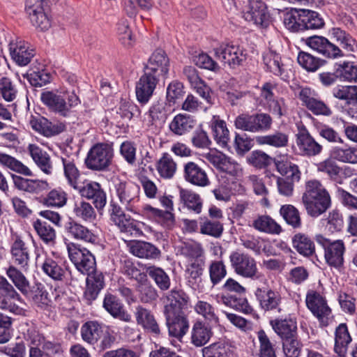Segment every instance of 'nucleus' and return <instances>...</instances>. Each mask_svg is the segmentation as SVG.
I'll list each match as a JSON object with an SVG mask.
<instances>
[{
  "label": "nucleus",
  "instance_id": "f257e3e1",
  "mask_svg": "<svg viewBox=\"0 0 357 357\" xmlns=\"http://www.w3.org/2000/svg\"><path fill=\"white\" fill-rule=\"evenodd\" d=\"M302 202L307 214L314 218L325 213L331 204L329 193L317 180H311L306 183Z\"/></svg>",
  "mask_w": 357,
  "mask_h": 357
},
{
  "label": "nucleus",
  "instance_id": "f03ea898",
  "mask_svg": "<svg viewBox=\"0 0 357 357\" xmlns=\"http://www.w3.org/2000/svg\"><path fill=\"white\" fill-rule=\"evenodd\" d=\"M42 102L52 112L66 117L72 109L80 103L74 91L60 89L45 91L40 95Z\"/></svg>",
  "mask_w": 357,
  "mask_h": 357
},
{
  "label": "nucleus",
  "instance_id": "7ed1b4c3",
  "mask_svg": "<svg viewBox=\"0 0 357 357\" xmlns=\"http://www.w3.org/2000/svg\"><path fill=\"white\" fill-rule=\"evenodd\" d=\"M26 303L14 286L0 275V310L17 315L25 314Z\"/></svg>",
  "mask_w": 357,
  "mask_h": 357
},
{
  "label": "nucleus",
  "instance_id": "20e7f679",
  "mask_svg": "<svg viewBox=\"0 0 357 357\" xmlns=\"http://www.w3.org/2000/svg\"><path fill=\"white\" fill-rule=\"evenodd\" d=\"M114 157L112 144L97 143L89 151L85 163L91 170L103 171L111 165Z\"/></svg>",
  "mask_w": 357,
  "mask_h": 357
},
{
  "label": "nucleus",
  "instance_id": "39448f33",
  "mask_svg": "<svg viewBox=\"0 0 357 357\" xmlns=\"http://www.w3.org/2000/svg\"><path fill=\"white\" fill-rule=\"evenodd\" d=\"M231 267L235 273L243 278L262 279L258 273L257 262L250 255L240 251L233 252L229 256Z\"/></svg>",
  "mask_w": 357,
  "mask_h": 357
},
{
  "label": "nucleus",
  "instance_id": "423d86ee",
  "mask_svg": "<svg viewBox=\"0 0 357 357\" xmlns=\"http://www.w3.org/2000/svg\"><path fill=\"white\" fill-rule=\"evenodd\" d=\"M215 58L231 68L240 66L246 59L243 48L232 44L222 43L213 49Z\"/></svg>",
  "mask_w": 357,
  "mask_h": 357
},
{
  "label": "nucleus",
  "instance_id": "0eeeda50",
  "mask_svg": "<svg viewBox=\"0 0 357 357\" xmlns=\"http://www.w3.org/2000/svg\"><path fill=\"white\" fill-rule=\"evenodd\" d=\"M204 157L219 171L232 177L237 178L243 174L241 165L221 152L211 151L204 154Z\"/></svg>",
  "mask_w": 357,
  "mask_h": 357
},
{
  "label": "nucleus",
  "instance_id": "6e6552de",
  "mask_svg": "<svg viewBox=\"0 0 357 357\" xmlns=\"http://www.w3.org/2000/svg\"><path fill=\"white\" fill-rule=\"evenodd\" d=\"M44 0H26V12L33 26L37 29L44 31L51 26V20L45 10Z\"/></svg>",
  "mask_w": 357,
  "mask_h": 357
},
{
  "label": "nucleus",
  "instance_id": "1a4fd4ad",
  "mask_svg": "<svg viewBox=\"0 0 357 357\" xmlns=\"http://www.w3.org/2000/svg\"><path fill=\"white\" fill-rule=\"evenodd\" d=\"M67 248L70 261L79 272L89 275L93 273L96 268V259L89 250L77 248L74 245H68Z\"/></svg>",
  "mask_w": 357,
  "mask_h": 357
},
{
  "label": "nucleus",
  "instance_id": "9d476101",
  "mask_svg": "<svg viewBox=\"0 0 357 357\" xmlns=\"http://www.w3.org/2000/svg\"><path fill=\"white\" fill-rule=\"evenodd\" d=\"M261 280L264 281V285L258 287L255 291V296L260 307L265 311L276 310L278 312H281L282 309L280 305L282 298L280 293L266 285V278H263Z\"/></svg>",
  "mask_w": 357,
  "mask_h": 357
},
{
  "label": "nucleus",
  "instance_id": "9b49d317",
  "mask_svg": "<svg viewBox=\"0 0 357 357\" xmlns=\"http://www.w3.org/2000/svg\"><path fill=\"white\" fill-rule=\"evenodd\" d=\"M75 190H77L82 197L93 200L96 208L98 210L102 209L107 203L105 192L100 185L96 181L84 180L80 182Z\"/></svg>",
  "mask_w": 357,
  "mask_h": 357
},
{
  "label": "nucleus",
  "instance_id": "f8f14e48",
  "mask_svg": "<svg viewBox=\"0 0 357 357\" xmlns=\"http://www.w3.org/2000/svg\"><path fill=\"white\" fill-rule=\"evenodd\" d=\"M296 146L298 153L303 156H316L322 151V146L311 136L304 126L300 127L296 135Z\"/></svg>",
  "mask_w": 357,
  "mask_h": 357
},
{
  "label": "nucleus",
  "instance_id": "ddd939ff",
  "mask_svg": "<svg viewBox=\"0 0 357 357\" xmlns=\"http://www.w3.org/2000/svg\"><path fill=\"white\" fill-rule=\"evenodd\" d=\"M306 305L312 314L317 317L324 326L328 324L331 310L326 300L315 291H310L306 296Z\"/></svg>",
  "mask_w": 357,
  "mask_h": 357
},
{
  "label": "nucleus",
  "instance_id": "4468645a",
  "mask_svg": "<svg viewBox=\"0 0 357 357\" xmlns=\"http://www.w3.org/2000/svg\"><path fill=\"white\" fill-rule=\"evenodd\" d=\"M169 67V61L166 53L162 50H157L148 60L144 73L159 79L168 73Z\"/></svg>",
  "mask_w": 357,
  "mask_h": 357
},
{
  "label": "nucleus",
  "instance_id": "2eb2a0df",
  "mask_svg": "<svg viewBox=\"0 0 357 357\" xmlns=\"http://www.w3.org/2000/svg\"><path fill=\"white\" fill-rule=\"evenodd\" d=\"M303 40L310 48L326 57L337 58L344 55L339 47L331 43L327 38L323 36H313Z\"/></svg>",
  "mask_w": 357,
  "mask_h": 357
},
{
  "label": "nucleus",
  "instance_id": "dca6fc26",
  "mask_svg": "<svg viewBox=\"0 0 357 357\" xmlns=\"http://www.w3.org/2000/svg\"><path fill=\"white\" fill-rule=\"evenodd\" d=\"M29 124L33 130L47 137L56 135L66 129L63 123H52L40 116H31Z\"/></svg>",
  "mask_w": 357,
  "mask_h": 357
},
{
  "label": "nucleus",
  "instance_id": "f3484780",
  "mask_svg": "<svg viewBox=\"0 0 357 357\" xmlns=\"http://www.w3.org/2000/svg\"><path fill=\"white\" fill-rule=\"evenodd\" d=\"M158 79L144 73L136 84L135 93L137 100L146 104L152 96Z\"/></svg>",
  "mask_w": 357,
  "mask_h": 357
},
{
  "label": "nucleus",
  "instance_id": "a211bd4d",
  "mask_svg": "<svg viewBox=\"0 0 357 357\" xmlns=\"http://www.w3.org/2000/svg\"><path fill=\"white\" fill-rule=\"evenodd\" d=\"M243 17L246 21L255 24L264 25L268 19L266 5L261 0H249Z\"/></svg>",
  "mask_w": 357,
  "mask_h": 357
},
{
  "label": "nucleus",
  "instance_id": "6ab92c4d",
  "mask_svg": "<svg viewBox=\"0 0 357 357\" xmlns=\"http://www.w3.org/2000/svg\"><path fill=\"white\" fill-rule=\"evenodd\" d=\"M169 333L172 336H183L189 327L185 316L181 312L165 313Z\"/></svg>",
  "mask_w": 357,
  "mask_h": 357
},
{
  "label": "nucleus",
  "instance_id": "aec40b11",
  "mask_svg": "<svg viewBox=\"0 0 357 357\" xmlns=\"http://www.w3.org/2000/svg\"><path fill=\"white\" fill-rule=\"evenodd\" d=\"M10 253L14 263L22 268H27L29 262V250L21 237L15 236L10 247Z\"/></svg>",
  "mask_w": 357,
  "mask_h": 357
},
{
  "label": "nucleus",
  "instance_id": "412c9836",
  "mask_svg": "<svg viewBox=\"0 0 357 357\" xmlns=\"http://www.w3.org/2000/svg\"><path fill=\"white\" fill-rule=\"evenodd\" d=\"M345 245L342 240L328 243L324 248V257L328 264L336 268L340 267L344 262Z\"/></svg>",
  "mask_w": 357,
  "mask_h": 357
},
{
  "label": "nucleus",
  "instance_id": "4be33fe9",
  "mask_svg": "<svg viewBox=\"0 0 357 357\" xmlns=\"http://www.w3.org/2000/svg\"><path fill=\"white\" fill-rule=\"evenodd\" d=\"M270 324L274 331L282 340L298 336L296 320L293 317L275 319L271 320Z\"/></svg>",
  "mask_w": 357,
  "mask_h": 357
},
{
  "label": "nucleus",
  "instance_id": "5701e85b",
  "mask_svg": "<svg viewBox=\"0 0 357 357\" xmlns=\"http://www.w3.org/2000/svg\"><path fill=\"white\" fill-rule=\"evenodd\" d=\"M185 179L197 186L204 187L208 185L209 180L206 172L194 162H188L184 165Z\"/></svg>",
  "mask_w": 357,
  "mask_h": 357
},
{
  "label": "nucleus",
  "instance_id": "b1692460",
  "mask_svg": "<svg viewBox=\"0 0 357 357\" xmlns=\"http://www.w3.org/2000/svg\"><path fill=\"white\" fill-rule=\"evenodd\" d=\"M28 151L38 167L45 174L50 175L53 165L50 155L34 144H29Z\"/></svg>",
  "mask_w": 357,
  "mask_h": 357
},
{
  "label": "nucleus",
  "instance_id": "393cba45",
  "mask_svg": "<svg viewBox=\"0 0 357 357\" xmlns=\"http://www.w3.org/2000/svg\"><path fill=\"white\" fill-rule=\"evenodd\" d=\"M14 185L18 190L29 193L38 194L50 188L47 181L39 179H29L20 176H13Z\"/></svg>",
  "mask_w": 357,
  "mask_h": 357
},
{
  "label": "nucleus",
  "instance_id": "a878e982",
  "mask_svg": "<svg viewBox=\"0 0 357 357\" xmlns=\"http://www.w3.org/2000/svg\"><path fill=\"white\" fill-rule=\"evenodd\" d=\"M10 52L13 61L21 66L27 65L35 54L33 49L31 48L29 45L24 41L12 44Z\"/></svg>",
  "mask_w": 357,
  "mask_h": 357
},
{
  "label": "nucleus",
  "instance_id": "bb28decb",
  "mask_svg": "<svg viewBox=\"0 0 357 357\" xmlns=\"http://www.w3.org/2000/svg\"><path fill=\"white\" fill-rule=\"evenodd\" d=\"M135 317L138 325L145 331L158 335L160 332L159 326L153 313L142 306H137L135 309Z\"/></svg>",
  "mask_w": 357,
  "mask_h": 357
},
{
  "label": "nucleus",
  "instance_id": "cd10ccee",
  "mask_svg": "<svg viewBox=\"0 0 357 357\" xmlns=\"http://www.w3.org/2000/svg\"><path fill=\"white\" fill-rule=\"evenodd\" d=\"M6 274L16 290L26 296L30 292L31 284L24 273L14 265L6 268Z\"/></svg>",
  "mask_w": 357,
  "mask_h": 357
},
{
  "label": "nucleus",
  "instance_id": "c85d7f7f",
  "mask_svg": "<svg viewBox=\"0 0 357 357\" xmlns=\"http://www.w3.org/2000/svg\"><path fill=\"white\" fill-rule=\"evenodd\" d=\"M159 176L164 179L172 178L177 171V163L169 153H163L155 162Z\"/></svg>",
  "mask_w": 357,
  "mask_h": 357
},
{
  "label": "nucleus",
  "instance_id": "c756f323",
  "mask_svg": "<svg viewBox=\"0 0 357 357\" xmlns=\"http://www.w3.org/2000/svg\"><path fill=\"white\" fill-rule=\"evenodd\" d=\"M352 338L345 324H340L335 331L334 351L340 357H344L347 353L348 346Z\"/></svg>",
  "mask_w": 357,
  "mask_h": 357
},
{
  "label": "nucleus",
  "instance_id": "7c9ffc66",
  "mask_svg": "<svg viewBox=\"0 0 357 357\" xmlns=\"http://www.w3.org/2000/svg\"><path fill=\"white\" fill-rule=\"evenodd\" d=\"M65 229L69 236L77 240L93 243L97 239L96 236L91 230L75 221L68 222L65 225Z\"/></svg>",
  "mask_w": 357,
  "mask_h": 357
},
{
  "label": "nucleus",
  "instance_id": "2f4dec72",
  "mask_svg": "<svg viewBox=\"0 0 357 357\" xmlns=\"http://www.w3.org/2000/svg\"><path fill=\"white\" fill-rule=\"evenodd\" d=\"M111 220L121 232L132 234L134 231L138 230L133 220L128 218L121 208L116 205L112 206Z\"/></svg>",
  "mask_w": 357,
  "mask_h": 357
},
{
  "label": "nucleus",
  "instance_id": "473e14b6",
  "mask_svg": "<svg viewBox=\"0 0 357 357\" xmlns=\"http://www.w3.org/2000/svg\"><path fill=\"white\" fill-rule=\"evenodd\" d=\"M195 126V120L187 114L176 115L170 122L169 130L175 135L181 136L190 132Z\"/></svg>",
  "mask_w": 357,
  "mask_h": 357
},
{
  "label": "nucleus",
  "instance_id": "72a5a7b5",
  "mask_svg": "<svg viewBox=\"0 0 357 357\" xmlns=\"http://www.w3.org/2000/svg\"><path fill=\"white\" fill-rule=\"evenodd\" d=\"M130 252L139 258L156 259L160 256V250L150 243L144 241L132 242L129 245Z\"/></svg>",
  "mask_w": 357,
  "mask_h": 357
},
{
  "label": "nucleus",
  "instance_id": "f704fd0d",
  "mask_svg": "<svg viewBox=\"0 0 357 357\" xmlns=\"http://www.w3.org/2000/svg\"><path fill=\"white\" fill-rule=\"evenodd\" d=\"M104 308L113 317L125 321H130L131 316L123 310V305L114 295L107 294L103 300Z\"/></svg>",
  "mask_w": 357,
  "mask_h": 357
},
{
  "label": "nucleus",
  "instance_id": "c9c22d12",
  "mask_svg": "<svg viewBox=\"0 0 357 357\" xmlns=\"http://www.w3.org/2000/svg\"><path fill=\"white\" fill-rule=\"evenodd\" d=\"M115 192L120 202L127 206L137 197L139 192V188L133 183L119 181L115 184Z\"/></svg>",
  "mask_w": 357,
  "mask_h": 357
},
{
  "label": "nucleus",
  "instance_id": "e433bc0d",
  "mask_svg": "<svg viewBox=\"0 0 357 357\" xmlns=\"http://www.w3.org/2000/svg\"><path fill=\"white\" fill-rule=\"evenodd\" d=\"M211 128L215 142L222 147L226 146L229 140V132L226 123L218 116H213L211 121Z\"/></svg>",
  "mask_w": 357,
  "mask_h": 357
},
{
  "label": "nucleus",
  "instance_id": "4c0bfd02",
  "mask_svg": "<svg viewBox=\"0 0 357 357\" xmlns=\"http://www.w3.org/2000/svg\"><path fill=\"white\" fill-rule=\"evenodd\" d=\"M73 212L76 218L84 222H93L96 219V213L92 205L82 199L75 201Z\"/></svg>",
  "mask_w": 357,
  "mask_h": 357
},
{
  "label": "nucleus",
  "instance_id": "58836bf2",
  "mask_svg": "<svg viewBox=\"0 0 357 357\" xmlns=\"http://www.w3.org/2000/svg\"><path fill=\"white\" fill-rule=\"evenodd\" d=\"M341 144L333 147L331 157L343 162L357 163V147H351L343 143Z\"/></svg>",
  "mask_w": 357,
  "mask_h": 357
},
{
  "label": "nucleus",
  "instance_id": "ea45409f",
  "mask_svg": "<svg viewBox=\"0 0 357 357\" xmlns=\"http://www.w3.org/2000/svg\"><path fill=\"white\" fill-rule=\"evenodd\" d=\"M146 214L158 223L168 229L174 225V216L169 211H163L162 210L153 208L146 205L144 208Z\"/></svg>",
  "mask_w": 357,
  "mask_h": 357
},
{
  "label": "nucleus",
  "instance_id": "a19ab883",
  "mask_svg": "<svg viewBox=\"0 0 357 357\" xmlns=\"http://www.w3.org/2000/svg\"><path fill=\"white\" fill-rule=\"evenodd\" d=\"M181 255L185 257V263L203 261L204 250L201 244L195 242L184 243L180 247Z\"/></svg>",
  "mask_w": 357,
  "mask_h": 357
},
{
  "label": "nucleus",
  "instance_id": "79ce46f5",
  "mask_svg": "<svg viewBox=\"0 0 357 357\" xmlns=\"http://www.w3.org/2000/svg\"><path fill=\"white\" fill-rule=\"evenodd\" d=\"M43 272L54 280H62L66 271L54 256L45 257L41 265Z\"/></svg>",
  "mask_w": 357,
  "mask_h": 357
},
{
  "label": "nucleus",
  "instance_id": "37998d69",
  "mask_svg": "<svg viewBox=\"0 0 357 357\" xmlns=\"http://www.w3.org/2000/svg\"><path fill=\"white\" fill-rule=\"evenodd\" d=\"M166 299L165 313L180 312L188 303L187 297L182 291L172 290L167 294Z\"/></svg>",
  "mask_w": 357,
  "mask_h": 357
},
{
  "label": "nucleus",
  "instance_id": "c03bdc74",
  "mask_svg": "<svg viewBox=\"0 0 357 357\" xmlns=\"http://www.w3.org/2000/svg\"><path fill=\"white\" fill-rule=\"evenodd\" d=\"M292 244L296 251L305 257L312 256L315 252L314 242L304 234H295L292 239Z\"/></svg>",
  "mask_w": 357,
  "mask_h": 357
},
{
  "label": "nucleus",
  "instance_id": "a18cd8bd",
  "mask_svg": "<svg viewBox=\"0 0 357 357\" xmlns=\"http://www.w3.org/2000/svg\"><path fill=\"white\" fill-rule=\"evenodd\" d=\"M259 145H268L275 148L285 147L288 144L289 136L282 132H275L271 135H261L255 137Z\"/></svg>",
  "mask_w": 357,
  "mask_h": 357
},
{
  "label": "nucleus",
  "instance_id": "49530a36",
  "mask_svg": "<svg viewBox=\"0 0 357 357\" xmlns=\"http://www.w3.org/2000/svg\"><path fill=\"white\" fill-rule=\"evenodd\" d=\"M211 331L202 321H197L191 331V342L196 347H202L206 344L211 336Z\"/></svg>",
  "mask_w": 357,
  "mask_h": 357
},
{
  "label": "nucleus",
  "instance_id": "de8ad7c7",
  "mask_svg": "<svg viewBox=\"0 0 357 357\" xmlns=\"http://www.w3.org/2000/svg\"><path fill=\"white\" fill-rule=\"evenodd\" d=\"M181 201L190 210L199 214L202 208V200L200 196L192 190L181 188L179 190Z\"/></svg>",
  "mask_w": 357,
  "mask_h": 357
},
{
  "label": "nucleus",
  "instance_id": "09e8293b",
  "mask_svg": "<svg viewBox=\"0 0 357 357\" xmlns=\"http://www.w3.org/2000/svg\"><path fill=\"white\" fill-rule=\"evenodd\" d=\"M252 227L257 231L270 234H280L281 227L271 217L260 215L252 222Z\"/></svg>",
  "mask_w": 357,
  "mask_h": 357
},
{
  "label": "nucleus",
  "instance_id": "8fccbe9b",
  "mask_svg": "<svg viewBox=\"0 0 357 357\" xmlns=\"http://www.w3.org/2000/svg\"><path fill=\"white\" fill-rule=\"evenodd\" d=\"M0 164L24 176H31L33 175L32 172L28 167L8 154L0 152Z\"/></svg>",
  "mask_w": 357,
  "mask_h": 357
},
{
  "label": "nucleus",
  "instance_id": "3c124183",
  "mask_svg": "<svg viewBox=\"0 0 357 357\" xmlns=\"http://www.w3.org/2000/svg\"><path fill=\"white\" fill-rule=\"evenodd\" d=\"M300 16L301 31L319 29L324 25L323 20L317 12L310 10H301V15Z\"/></svg>",
  "mask_w": 357,
  "mask_h": 357
},
{
  "label": "nucleus",
  "instance_id": "603ef678",
  "mask_svg": "<svg viewBox=\"0 0 357 357\" xmlns=\"http://www.w3.org/2000/svg\"><path fill=\"white\" fill-rule=\"evenodd\" d=\"M276 167L281 175L293 183L298 182L301 179V172L298 165L290 161H278L276 163Z\"/></svg>",
  "mask_w": 357,
  "mask_h": 357
},
{
  "label": "nucleus",
  "instance_id": "864d4df0",
  "mask_svg": "<svg viewBox=\"0 0 357 357\" xmlns=\"http://www.w3.org/2000/svg\"><path fill=\"white\" fill-rule=\"evenodd\" d=\"M102 333L101 326L96 321H88L81 328L82 340L89 344H94L100 338Z\"/></svg>",
  "mask_w": 357,
  "mask_h": 357
},
{
  "label": "nucleus",
  "instance_id": "5fc2aeb1",
  "mask_svg": "<svg viewBox=\"0 0 357 357\" xmlns=\"http://www.w3.org/2000/svg\"><path fill=\"white\" fill-rule=\"evenodd\" d=\"M203 261L186 264V273L188 275V282L194 289L202 290L201 275H202Z\"/></svg>",
  "mask_w": 357,
  "mask_h": 357
},
{
  "label": "nucleus",
  "instance_id": "6e6d98bb",
  "mask_svg": "<svg viewBox=\"0 0 357 357\" xmlns=\"http://www.w3.org/2000/svg\"><path fill=\"white\" fill-rule=\"evenodd\" d=\"M331 33L343 50L348 52L355 51L357 47L355 40L344 31L340 28H333L331 30Z\"/></svg>",
  "mask_w": 357,
  "mask_h": 357
},
{
  "label": "nucleus",
  "instance_id": "4d7b16f0",
  "mask_svg": "<svg viewBox=\"0 0 357 357\" xmlns=\"http://www.w3.org/2000/svg\"><path fill=\"white\" fill-rule=\"evenodd\" d=\"M63 165V174L68 185L73 189L77 188L78 184L81 182V174L76 167L75 164L68 160L62 159Z\"/></svg>",
  "mask_w": 357,
  "mask_h": 357
},
{
  "label": "nucleus",
  "instance_id": "13d9d810",
  "mask_svg": "<svg viewBox=\"0 0 357 357\" xmlns=\"http://www.w3.org/2000/svg\"><path fill=\"white\" fill-rule=\"evenodd\" d=\"M203 357H233L230 347L222 342L210 344L202 349Z\"/></svg>",
  "mask_w": 357,
  "mask_h": 357
},
{
  "label": "nucleus",
  "instance_id": "bf43d9fd",
  "mask_svg": "<svg viewBox=\"0 0 357 357\" xmlns=\"http://www.w3.org/2000/svg\"><path fill=\"white\" fill-rule=\"evenodd\" d=\"M194 309L195 312L201 315L206 321L213 324H218L219 319L215 313V308L209 303L199 301L195 305Z\"/></svg>",
  "mask_w": 357,
  "mask_h": 357
},
{
  "label": "nucleus",
  "instance_id": "052dcab7",
  "mask_svg": "<svg viewBox=\"0 0 357 357\" xmlns=\"http://www.w3.org/2000/svg\"><path fill=\"white\" fill-rule=\"evenodd\" d=\"M263 61L268 70L275 75H282L283 68L281 58L275 52L272 50L266 52L263 56Z\"/></svg>",
  "mask_w": 357,
  "mask_h": 357
},
{
  "label": "nucleus",
  "instance_id": "680f3d73",
  "mask_svg": "<svg viewBox=\"0 0 357 357\" xmlns=\"http://www.w3.org/2000/svg\"><path fill=\"white\" fill-rule=\"evenodd\" d=\"M147 274L155 281L157 286L162 291L170 287V279L168 275L160 268L149 266L146 268Z\"/></svg>",
  "mask_w": 357,
  "mask_h": 357
},
{
  "label": "nucleus",
  "instance_id": "e2e57ef3",
  "mask_svg": "<svg viewBox=\"0 0 357 357\" xmlns=\"http://www.w3.org/2000/svg\"><path fill=\"white\" fill-rule=\"evenodd\" d=\"M248 162L258 169H263L271 165L272 158L262 151H254L247 157Z\"/></svg>",
  "mask_w": 357,
  "mask_h": 357
},
{
  "label": "nucleus",
  "instance_id": "0e129e2a",
  "mask_svg": "<svg viewBox=\"0 0 357 357\" xmlns=\"http://www.w3.org/2000/svg\"><path fill=\"white\" fill-rule=\"evenodd\" d=\"M17 90L10 79L0 75V96L7 101L11 102L15 99Z\"/></svg>",
  "mask_w": 357,
  "mask_h": 357
},
{
  "label": "nucleus",
  "instance_id": "69168bd1",
  "mask_svg": "<svg viewBox=\"0 0 357 357\" xmlns=\"http://www.w3.org/2000/svg\"><path fill=\"white\" fill-rule=\"evenodd\" d=\"M280 213L285 221L292 227L297 228L301 225L298 211L292 205L287 204L281 207Z\"/></svg>",
  "mask_w": 357,
  "mask_h": 357
},
{
  "label": "nucleus",
  "instance_id": "338daca9",
  "mask_svg": "<svg viewBox=\"0 0 357 357\" xmlns=\"http://www.w3.org/2000/svg\"><path fill=\"white\" fill-rule=\"evenodd\" d=\"M333 95L335 98L346 100L347 104L357 102V86H344L335 89Z\"/></svg>",
  "mask_w": 357,
  "mask_h": 357
},
{
  "label": "nucleus",
  "instance_id": "774afa93",
  "mask_svg": "<svg viewBox=\"0 0 357 357\" xmlns=\"http://www.w3.org/2000/svg\"><path fill=\"white\" fill-rule=\"evenodd\" d=\"M336 73L339 77L347 81H357V66L352 63L344 62L338 65Z\"/></svg>",
  "mask_w": 357,
  "mask_h": 357
}]
</instances>
